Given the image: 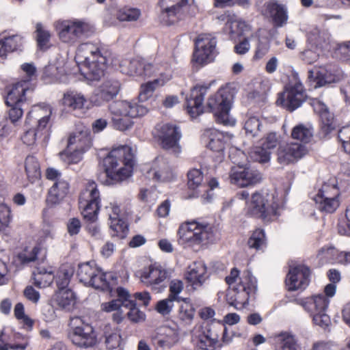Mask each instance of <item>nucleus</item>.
<instances>
[{"mask_svg": "<svg viewBox=\"0 0 350 350\" xmlns=\"http://www.w3.org/2000/svg\"><path fill=\"white\" fill-rule=\"evenodd\" d=\"M110 55L108 48L100 42H85L78 46L75 59L83 67L87 79L98 81L104 76Z\"/></svg>", "mask_w": 350, "mask_h": 350, "instance_id": "nucleus-1", "label": "nucleus"}, {"mask_svg": "<svg viewBox=\"0 0 350 350\" xmlns=\"http://www.w3.org/2000/svg\"><path fill=\"white\" fill-rule=\"evenodd\" d=\"M134 152L129 146H120L112 149L104 159L103 165L110 184L127 180L132 176Z\"/></svg>", "mask_w": 350, "mask_h": 350, "instance_id": "nucleus-2", "label": "nucleus"}, {"mask_svg": "<svg viewBox=\"0 0 350 350\" xmlns=\"http://www.w3.org/2000/svg\"><path fill=\"white\" fill-rule=\"evenodd\" d=\"M239 271L236 268L231 270L226 278V283L232 287V295L229 293L227 299L230 306L240 310L244 308L257 289V282L250 271H243L239 278Z\"/></svg>", "mask_w": 350, "mask_h": 350, "instance_id": "nucleus-3", "label": "nucleus"}, {"mask_svg": "<svg viewBox=\"0 0 350 350\" xmlns=\"http://www.w3.org/2000/svg\"><path fill=\"white\" fill-rule=\"evenodd\" d=\"M214 227L204 221L193 220L180 225L177 232V241L183 247L206 245L215 240Z\"/></svg>", "mask_w": 350, "mask_h": 350, "instance_id": "nucleus-4", "label": "nucleus"}, {"mask_svg": "<svg viewBox=\"0 0 350 350\" xmlns=\"http://www.w3.org/2000/svg\"><path fill=\"white\" fill-rule=\"evenodd\" d=\"M111 122L114 129L124 131L130 129L134 122L133 119L143 116L148 112L147 107L137 102L118 100L109 106Z\"/></svg>", "mask_w": 350, "mask_h": 350, "instance_id": "nucleus-5", "label": "nucleus"}, {"mask_svg": "<svg viewBox=\"0 0 350 350\" xmlns=\"http://www.w3.org/2000/svg\"><path fill=\"white\" fill-rule=\"evenodd\" d=\"M100 192L95 182L90 181L79 197V207L84 219L90 222L87 228L94 237L100 235V228L96 223L100 208Z\"/></svg>", "mask_w": 350, "mask_h": 350, "instance_id": "nucleus-6", "label": "nucleus"}, {"mask_svg": "<svg viewBox=\"0 0 350 350\" xmlns=\"http://www.w3.org/2000/svg\"><path fill=\"white\" fill-rule=\"evenodd\" d=\"M91 145L90 131L88 129L83 128L70 135L66 150L60 152L59 156L66 162L76 163L81 159L82 154Z\"/></svg>", "mask_w": 350, "mask_h": 350, "instance_id": "nucleus-7", "label": "nucleus"}, {"mask_svg": "<svg viewBox=\"0 0 350 350\" xmlns=\"http://www.w3.org/2000/svg\"><path fill=\"white\" fill-rule=\"evenodd\" d=\"M278 204L273 196L267 193L255 192L251 199L246 202L247 213L265 220L271 219L277 215Z\"/></svg>", "mask_w": 350, "mask_h": 350, "instance_id": "nucleus-8", "label": "nucleus"}, {"mask_svg": "<svg viewBox=\"0 0 350 350\" xmlns=\"http://www.w3.org/2000/svg\"><path fill=\"white\" fill-rule=\"evenodd\" d=\"M232 102V94L227 88L219 89L207 101V107L214 114L216 121L224 125H233L234 120L230 119L229 111Z\"/></svg>", "mask_w": 350, "mask_h": 350, "instance_id": "nucleus-9", "label": "nucleus"}, {"mask_svg": "<svg viewBox=\"0 0 350 350\" xmlns=\"http://www.w3.org/2000/svg\"><path fill=\"white\" fill-rule=\"evenodd\" d=\"M56 29L63 42L74 44L83 37L87 36L92 27L83 21L66 20L57 22Z\"/></svg>", "mask_w": 350, "mask_h": 350, "instance_id": "nucleus-10", "label": "nucleus"}, {"mask_svg": "<svg viewBox=\"0 0 350 350\" xmlns=\"http://www.w3.org/2000/svg\"><path fill=\"white\" fill-rule=\"evenodd\" d=\"M329 299L323 294H318L301 299L300 304L312 317L314 324L321 327H327L330 323V318L326 314Z\"/></svg>", "mask_w": 350, "mask_h": 350, "instance_id": "nucleus-11", "label": "nucleus"}, {"mask_svg": "<svg viewBox=\"0 0 350 350\" xmlns=\"http://www.w3.org/2000/svg\"><path fill=\"white\" fill-rule=\"evenodd\" d=\"M27 90V82L24 81L13 85L8 92L5 103L10 107L8 116L10 122L13 124H16L23 116V106L26 100L25 92Z\"/></svg>", "mask_w": 350, "mask_h": 350, "instance_id": "nucleus-12", "label": "nucleus"}, {"mask_svg": "<svg viewBox=\"0 0 350 350\" xmlns=\"http://www.w3.org/2000/svg\"><path fill=\"white\" fill-rule=\"evenodd\" d=\"M194 0H161L160 18L165 25H174L186 16L189 5Z\"/></svg>", "mask_w": 350, "mask_h": 350, "instance_id": "nucleus-13", "label": "nucleus"}, {"mask_svg": "<svg viewBox=\"0 0 350 350\" xmlns=\"http://www.w3.org/2000/svg\"><path fill=\"white\" fill-rule=\"evenodd\" d=\"M215 36L209 33L200 34L195 41L193 60L202 65L212 62L217 54Z\"/></svg>", "mask_w": 350, "mask_h": 350, "instance_id": "nucleus-14", "label": "nucleus"}, {"mask_svg": "<svg viewBox=\"0 0 350 350\" xmlns=\"http://www.w3.org/2000/svg\"><path fill=\"white\" fill-rule=\"evenodd\" d=\"M305 98L306 93L302 83L295 81L294 84L287 85L284 91L279 94L276 103L293 111L301 105Z\"/></svg>", "mask_w": 350, "mask_h": 350, "instance_id": "nucleus-15", "label": "nucleus"}, {"mask_svg": "<svg viewBox=\"0 0 350 350\" xmlns=\"http://www.w3.org/2000/svg\"><path fill=\"white\" fill-rule=\"evenodd\" d=\"M179 340L178 330L170 326L160 327L150 336L151 344L155 350H170Z\"/></svg>", "mask_w": 350, "mask_h": 350, "instance_id": "nucleus-16", "label": "nucleus"}, {"mask_svg": "<svg viewBox=\"0 0 350 350\" xmlns=\"http://www.w3.org/2000/svg\"><path fill=\"white\" fill-rule=\"evenodd\" d=\"M157 135L164 149L172 151L174 154L180 152L179 140L181 133L179 128L173 124L165 123L157 125Z\"/></svg>", "mask_w": 350, "mask_h": 350, "instance_id": "nucleus-17", "label": "nucleus"}, {"mask_svg": "<svg viewBox=\"0 0 350 350\" xmlns=\"http://www.w3.org/2000/svg\"><path fill=\"white\" fill-rule=\"evenodd\" d=\"M52 108L45 103L33 105L28 113L26 123L35 126L49 135L51 126Z\"/></svg>", "mask_w": 350, "mask_h": 350, "instance_id": "nucleus-18", "label": "nucleus"}, {"mask_svg": "<svg viewBox=\"0 0 350 350\" xmlns=\"http://www.w3.org/2000/svg\"><path fill=\"white\" fill-rule=\"evenodd\" d=\"M342 77L341 71L335 66L328 65L315 68L308 71V79L314 88L338 81Z\"/></svg>", "mask_w": 350, "mask_h": 350, "instance_id": "nucleus-19", "label": "nucleus"}, {"mask_svg": "<svg viewBox=\"0 0 350 350\" xmlns=\"http://www.w3.org/2000/svg\"><path fill=\"white\" fill-rule=\"evenodd\" d=\"M230 183L240 187L253 186L260 182V173L248 166L237 165L231 168L229 175Z\"/></svg>", "mask_w": 350, "mask_h": 350, "instance_id": "nucleus-20", "label": "nucleus"}, {"mask_svg": "<svg viewBox=\"0 0 350 350\" xmlns=\"http://www.w3.org/2000/svg\"><path fill=\"white\" fill-rule=\"evenodd\" d=\"M312 106L314 111L319 115L321 119L320 130L319 132V137L325 139H329L332 133L337 127V123L334 115L329 112L325 103L319 99H314Z\"/></svg>", "mask_w": 350, "mask_h": 350, "instance_id": "nucleus-21", "label": "nucleus"}, {"mask_svg": "<svg viewBox=\"0 0 350 350\" xmlns=\"http://www.w3.org/2000/svg\"><path fill=\"white\" fill-rule=\"evenodd\" d=\"M120 89V82L114 79H106L94 90L90 96V102L96 106H101L104 103L113 99Z\"/></svg>", "mask_w": 350, "mask_h": 350, "instance_id": "nucleus-22", "label": "nucleus"}, {"mask_svg": "<svg viewBox=\"0 0 350 350\" xmlns=\"http://www.w3.org/2000/svg\"><path fill=\"white\" fill-rule=\"evenodd\" d=\"M68 337L75 345L82 348L92 347L97 342L94 328L90 324L84 322L73 327Z\"/></svg>", "mask_w": 350, "mask_h": 350, "instance_id": "nucleus-23", "label": "nucleus"}, {"mask_svg": "<svg viewBox=\"0 0 350 350\" xmlns=\"http://www.w3.org/2000/svg\"><path fill=\"white\" fill-rule=\"evenodd\" d=\"M310 269L304 265L290 267L285 283L288 291L302 290L306 288L310 282Z\"/></svg>", "mask_w": 350, "mask_h": 350, "instance_id": "nucleus-24", "label": "nucleus"}, {"mask_svg": "<svg viewBox=\"0 0 350 350\" xmlns=\"http://www.w3.org/2000/svg\"><path fill=\"white\" fill-rule=\"evenodd\" d=\"M117 293L118 299L103 303L100 309L106 312H113L112 319L115 323L119 324L125 317L124 307L125 306L126 299L130 297V295L129 292L123 288H118Z\"/></svg>", "mask_w": 350, "mask_h": 350, "instance_id": "nucleus-25", "label": "nucleus"}, {"mask_svg": "<svg viewBox=\"0 0 350 350\" xmlns=\"http://www.w3.org/2000/svg\"><path fill=\"white\" fill-rule=\"evenodd\" d=\"M120 68L122 73L136 77H150L155 72L152 70L153 64L141 58L124 59L120 62Z\"/></svg>", "mask_w": 350, "mask_h": 350, "instance_id": "nucleus-26", "label": "nucleus"}, {"mask_svg": "<svg viewBox=\"0 0 350 350\" xmlns=\"http://www.w3.org/2000/svg\"><path fill=\"white\" fill-rule=\"evenodd\" d=\"M211 83L197 85L191 90L189 97L186 98L187 110L192 118H196L203 111V101Z\"/></svg>", "mask_w": 350, "mask_h": 350, "instance_id": "nucleus-27", "label": "nucleus"}, {"mask_svg": "<svg viewBox=\"0 0 350 350\" xmlns=\"http://www.w3.org/2000/svg\"><path fill=\"white\" fill-rule=\"evenodd\" d=\"M308 152L306 147L299 143H291L279 147L278 150V161L283 165L296 162Z\"/></svg>", "mask_w": 350, "mask_h": 350, "instance_id": "nucleus-28", "label": "nucleus"}, {"mask_svg": "<svg viewBox=\"0 0 350 350\" xmlns=\"http://www.w3.org/2000/svg\"><path fill=\"white\" fill-rule=\"evenodd\" d=\"M107 209L111 211V213H109V219L111 237L125 238L129 231L128 224L125 219L120 217V206L115 203H110Z\"/></svg>", "mask_w": 350, "mask_h": 350, "instance_id": "nucleus-29", "label": "nucleus"}, {"mask_svg": "<svg viewBox=\"0 0 350 350\" xmlns=\"http://www.w3.org/2000/svg\"><path fill=\"white\" fill-rule=\"evenodd\" d=\"M207 269L203 262H193L187 268L185 278L193 290L202 286L208 278Z\"/></svg>", "mask_w": 350, "mask_h": 350, "instance_id": "nucleus-30", "label": "nucleus"}, {"mask_svg": "<svg viewBox=\"0 0 350 350\" xmlns=\"http://www.w3.org/2000/svg\"><path fill=\"white\" fill-rule=\"evenodd\" d=\"M147 174L149 178L159 182L170 181L174 178L172 170L167 159L163 157H157L152 161Z\"/></svg>", "mask_w": 350, "mask_h": 350, "instance_id": "nucleus-31", "label": "nucleus"}, {"mask_svg": "<svg viewBox=\"0 0 350 350\" xmlns=\"http://www.w3.org/2000/svg\"><path fill=\"white\" fill-rule=\"evenodd\" d=\"M218 19L225 22L224 31L229 36L231 40H235L237 37L244 35L245 32L250 31L249 25L234 15L224 13L219 16Z\"/></svg>", "mask_w": 350, "mask_h": 350, "instance_id": "nucleus-32", "label": "nucleus"}, {"mask_svg": "<svg viewBox=\"0 0 350 350\" xmlns=\"http://www.w3.org/2000/svg\"><path fill=\"white\" fill-rule=\"evenodd\" d=\"M167 278V271L160 265L153 264L144 268L140 274V280L145 285L154 288Z\"/></svg>", "mask_w": 350, "mask_h": 350, "instance_id": "nucleus-33", "label": "nucleus"}, {"mask_svg": "<svg viewBox=\"0 0 350 350\" xmlns=\"http://www.w3.org/2000/svg\"><path fill=\"white\" fill-rule=\"evenodd\" d=\"M204 136L207 137L208 140V147L213 151L219 152V157L221 159V152L225 148L226 145L230 143L232 135L220 132L215 129H208L205 130Z\"/></svg>", "mask_w": 350, "mask_h": 350, "instance_id": "nucleus-34", "label": "nucleus"}, {"mask_svg": "<svg viewBox=\"0 0 350 350\" xmlns=\"http://www.w3.org/2000/svg\"><path fill=\"white\" fill-rule=\"evenodd\" d=\"M189 189L193 191L192 198H205L207 187L204 183L203 173L199 169H192L187 173Z\"/></svg>", "mask_w": 350, "mask_h": 350, "instance_id": "nucleus-35", "label": "nucleus"}, {"mask_svg": "<svg viewBox=\"0 0 350 350\" xmlns=\"http://www.w3.org/2000/svg\"><path fill=\"white\" fill-rule=\"evenodd\" d=\"M321 260L329 263L346 265L350 263V252H340L333 247L321 248L318 254Z\"/></svg>", "mask_w": 350, "mask_h": 350, "instance_id": "nucleus-36", "label": "nucleus"}, {"mask_svg": "<svg viewBox=\"0 0 350 350\" xmlns=\"http://www.w3.org/2000/svg\"><path fill=\"white\" fill-rule=\"evenodd\" d=\"M87 98L81 92L75 90L66 92L62 99V104L68 111L81 110L85 107Z\"/></svg>", "mask_w": 350, "mask_h": 350, "instance_id": "nucleus-37", "label": "nucleus"}, {"mask_svg": "<svg viewBox=\"0 0 350 350\" xmlns=\"http://www.w3.org/2000/svg\"><path fill=\"white\" fill-rule=\"evenodd\" d=\"M219 336L208 325L202 327L198 336L197 347L201 350H215L218 342Z\"/></svg>", "mask_w": 350, "mask_h": 350, "instance_id": "nucleus-38", "label": "nucleus"}, {"mask_svg": "<svg viewBox=\"0 0 350 350\" xmlns=\"http://www.w3.org/2000/svg\"><path fill=\"white\" fill-rule=\"evenodd\" d=\"M69 191V183L65 179H59L57 182L53 183L51 187L46 202L48 204H56L59 203L68 194Z\"/></svg>", "mask_w": 350, "mask_h": 350, "instance_id": "nucleus-39", "label": "nucleus"}, {"mask_svg": "<svg viewBox=\"0 0 350 350\" xmlns=\"http://www.w3.org/2000/svg\"><path fill=\"white\" fill-rule=\"evenodd\" d=\"M23 38L19 34L4 36L0 39V57H5L8 53L20 50Z\"/></svg>", "mask_w": 350, "mask_h": 350, "instance_id": "nucleus-40", "label": "nucleus"}, {"mask_svg": "<svg viewBox=\"0 0 350 350\" xmlns=\"http://www.w3.org/2000/svg\"><path fill=\"white\" fill-rule=\"evenodd\" d=\"M275 350H301L295 337L288 332H281L273 337Z\"/></svg>", "mask_w": 350, "mask_h": 350, "instance_id": "nucleus-41", "label": "nucleus"}, {"mask_svg": "<svg viewBox=\"0 0 350 350\" xmlns=\"http://www.w3.org/2000/svg\"><path fill=\"white\" fill-rule=\"evenodd\" d=\"M267 11L272 18L275 26L282 27L286 23L288 16L286 10L282 5L271 1L267 5Z\"/></svg>", "mask_w": 350, "mask_h": 350, "instance_id": "nucleus-42", "label": "nucleus"}, {"mask_svg": "<svg viewBox=\"0 0 350 350\" xmlns=\"http://www.w3.org/2000/svg\"><path fill=\"white\" fill-rule=\"evenodd\" d=\"M54 300L60 308L70 310L75 304V295L70 289H59Z\"/></svg>", "mask_w": 350, "mask_h": 350, "instance_id": "nucleus-43", "label": "nucleus"}, {"mask_svg": "<svg viewBox=\"0 0 350 350\" xmlns=\"http://www.w3.org/2000/svg\"><path fill=\"white\" fill-rule=\"evenodd\" d=\"M152 70H155L153 75H158V77L154 79V83H156L159 87L164 85L172 79V68L167 62L163 64L159 62L155 63L153 64Z\"/></svg>", "mask_w": 350, "mask_h": 350, "instance_id": "nucleus-44", "label": "nucleus"}, {"mask_svg": "<svg viewBox=\"0 0 350 350\" xmlns=\"http://www.w3.org/2000/svg\"><path fill=\"white\" fill-rule=\"evenodd\" d=\"M340 188L335 178L324 183L314 197L328 198L340 200Z\"/></svg>", "mask_w": 350, "mask_h": 350, "instance_id": "nucleus-45", "label": "nucleus"}, {"mask_svg": "<svg viewBox=\"0 0 350 350\" xmlns=\"http://www.w3.org/2000/svg\"><path fill=\"white\" fill-rule=\"evenodd\" d=\"M54 278L55 275L51 269H46L44 267H39L36 272L33 273V284L40 288L50 286Z\"/></svg>", "mask_w": 350, "mask_h": 350, "instance_id": "nucleus-46", "label": "nucleus"}, {"mask_svg": "<svg viewBox=\"0 0 350 350\" xmlns=\"http://www.w3.org/2000/svg\"><path fill=\"white\" fill-rule=\"evenodd\" d=\"M313 133L314 130L312 126L299 124L293 127L291 137L303 144H308L312 139Z\"/></svg>", "mask_w": 350, "mask_h": 350, "instance_id": "nucleus-47", "label": "nucleus"}, {"mask_svg": "<svg viewBox=\"0 0 350 350\" xmlns=\"http://www.w3.org/2000/svg\"><path fill=\"white\" fill-rule=\"evenodd\" d=\"M97 268L94 263L91 264L89 262L79 265L77 275L79 281L85 285H88L92 281L93 276H95Z\"/></svg>", "mask_w": 350, "mask_h": 350, "instance_id": "nucleus-48", "label": "nucleus"}, {"mask_svg": "<svg viewBox=\"0 0 350 350\" xmlns=\"http://www.w3.org/2000/svg\"><path fill=\"white\" fill-rule=\"evenodd\" d=\"M317 208L321 212L332 213L336 211L340 205V200L328 198L313 197Z\"/></svg>", "mask_w": 350, "mask_h": 350, "instance_id": "nucleus-49", "label": "nucleus"}, {"mask_svg": "<svg viewBox=\"0 0 350 350\" xmlns=\"http://www.w3.org/2000/svg\"><path fill=\"white\" fill-rule=\"evenodd\" d=\"M73 273L74 270L70 265H64L59 268L55 277L56 284L59 289H66Z\"/></svg>", "mask_w": 350, "mask_h": 350, "instance_id": "nucleus-50", "label": "nucleus"}, {"mask_svg": "<svg viewBox=\"0 0 350 350\" xmlns=\"http://www.w3.org/2000/svg\"><path fill=\"white\" fill-rule=\"evenodd\" d=\"M330 35L326 30H321L319 28H314L308 34V41L317 46H323L329 42Z\"/></svg>", "mask_w": 350, "mask_h": 350, "instance_id": "nucleus-51", "label": "nucleus"}, {"mask_svg": "<svg viewBox=\"0 0 350 350\" xmlns=\"http://www.w3.org/2000/svg\"><path fill=\"white\" fill-rule=\"evenodd\" d=\"M136 305L137 304L134 300L128 297L126 299L124 309L128 310V311L125 312V316L126 315L129 320L135 323H138L144 321L145 314L136 307Z\"/></svg>", "mask_w": 350, "mask_h": 350, "instance_id": "nucleus-52", "label": "nucleus"}, {"mask_svg": "<svg viewBox=\"0 0 350 350\" xmlns=\"http://www.w3.org/2000/svg\"><path fill=\"white\" fill-rule=\"evenodd\" d=\"M25 171L30 181L33 182L40 176V164L33 156H28L25 159Z\"/></svg>", "mask_w": 350, "mask_h": 350, "instance_id": "nucleus-53", "label": "nucleus"}, {"mask_svg": "<svg viewBox=\"0 0 350 350\" xmlns=\"http://www.w3.org/2000/svg\"><path fill=\"white\" fill-rule=\"evenodd\" d=\"M247 244L250 248L262 250L266 247L267 241L265 232L262 229H256L250 236Z\"/></svg>", "mask_w": 350, "mask_h": 350, "instance_id": "nucleus-54", "label": "nucleus"}, {"mask_svg": "<svg viewBox=\"0 0 350 350\" xmlns=\"http://www.w3.org/2000/svg\"><path fill=\"white\" fill-rule=\"evenodd\" d=\"M49 135L45 133V132L38 129L36 126L27 130L21 139L24 144L27 146L33 145L38 139L42 138L44 140L49 137Z\"/></svg>", "mask_w": 350, "mask_h": 350, "instance_id": "nucleus-55", "label": "nucleus"}, {"mask_svg": "<svg viewBox=\"0 0 350 350\" xmlns=\"http://www.w3.org/2000/svg\"><path fill=\"white\" fill-rule=\"evenodd\" d=\"M36 40L38 46L40 49L46 50L49 47L51 39L50 32L45 29L41 24L36 25Z\"/></svg>", "mask_w": 350, "mask_h": 350, "instance_id": "nucleus-56", "label": "nucleus"}, {"mask_svg": "<svg viewBox=\"0 0 350 350\" xmlns=\"http://www.w3.org/2000/svg\"><path fill=\"white\" fill-rule=\"evenodd\" d=\"M262 124L260 119L253 116L249 118L245 122L244 129L248 137H254L258 135Z\"/></svg>", "mask_w": 350, "mask_h": 350, "instance_id": "nucleus-57", "label": "nucleus"}, {"mask_svg": "<svg viewBox=\"0 0 350 350\" xmlns=\"http://www.w3.org/2000/svg\"><path fill=\"white\" fill-rule=\"evenodd\" d=\"M249 157L254 161L266 163L270 160L271 152L263 146H256L249 152Z\"/></svg>", "mask_w": 350, "mask_h": 350, "instance_id": "nucleus-58", "label": "nucleus"}, {"mask_svg": "<svg viewBox=\"0 0 350 350\" xmlns=\"http://www.w3.org/2000/svg\"><path fill=\"white\" fill-rule=\"evenodd\" d=\"M141 15V12L137 8L125 7L120 9L117 14L120 21H135Z\"/></svg>", "mask_w": 350, "mask_h": 350, "instance_id": "nucleus-59", "label": "nucleus"}, {"mask_svg": "<svg viewBox=\"0 0 350 350\" xmlns=\"http://www.w3.org/2000/svg\"><path fill=\"white\" fill-rule=\"evenodd\" d=\"M337 139L344 151L350 154V126H343L339 129Z\"/></svg>", "mask_w": 350, "mask_h": 350, "instance_id": "nucleus-60", "label": "nucleus"}, {"mask_svg": "<svg viewBox=\"0 0 350 350\" xmlns=\"http://www.w3.org/2000/svg\"><path fill=\"white\" fill-rule=\"evenodd\" d=\"M39 248L37 247H33L31 250H25L17 255L15 262L18 261L21 265L33 262L36 260Z\"/></svg>", "mask_w": 350, "mask_h": 350, "instance_id": "nucleus-61", "label": "nucleus"}, {"mask_svg": "<svg viewBox=\"0 0 350 350\" xmlns=\"http://www.w3.org/2000/svg\"><path fill=\"white\" fill-rule=\"evenodd\" d=\"M88 286H91L95 288L105 289L109 287V282L106 278V273H103L100 269L97 268V272L95 273V276Z\"/></svg>", "mask_w": 350, "mask_h": 350, "instance_id": "nucleus-62", "label": "nucleus"}, {"mask_svg": "<svg viewBox=\"0 0 350 350\" xmlns=\"http://www.w3.org/2000/svg\"><path fill=\"white\" fill-rule=\"evenodd\" d=\"M12 221L10 208L4 204H0V232L5 230Z\"/></svg>", "mask_w": 350, "mask_h": 350, "instance_id": "nucleus-63", "label": "nucleus"}, {"mask_svg": "<svg viewBox=\"0 0 350 350\" xmlns=\"http://www.w3.org/2000/svg\"><path fill=\"white\" fill-rule=\"evenodd\" d=\"M10 342V349L13 350H25L29 345L28 339L19 333L14 334Z\"/></svg>", "mask_w": 350, "mask_h": 350, "instance_id": "nucleus-64", "label": "nucleus"}]
</instances>
